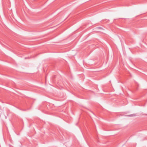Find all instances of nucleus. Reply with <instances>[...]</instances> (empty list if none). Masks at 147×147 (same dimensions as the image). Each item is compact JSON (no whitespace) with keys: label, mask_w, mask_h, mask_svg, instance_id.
I'll return each mask as SVG.
<instances>
[{"label":"nucleus","mask_w":147,"mask_h":147,"mask_svg":"<svg viewBox=\"0 0 147 147\" xmlns=\"http://www.w3.org/2000/svg\"><path fill=\"white\" fill-rule=\"evenodd\" d=\"M98 28H100V29H101L102 28L101 27H98Z\"/></svg>","instance_id":"nucleus-2"},{"label":"nucleus","mask_w":147,"mask_h":147,"mask_svg":"<svg viewBox=\"0 0 147 147\" xmlns=\"http://www.w3.org/2000/svg\"><path fill=\"white\" fill-rule=\"evenodd\" d=\"M136 114H131L128 115V116L129 117H131V116H136Z\"/></svg>","instance_id":"nucleus-1"}]
</instances>
